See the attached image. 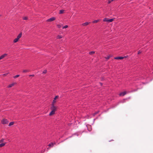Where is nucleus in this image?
<instances>
[{
  "instance_id": "obj_16",
  "label": "nucleus",
  "mask_w": 153,
  "mask_h": 153,
  "mask_svg": "<svg viewBox=\"0 0 153 153\" xmlns=\"http://www.w3.org/2000/svg\"><path fill=\"white\" fill-rule=\"evenodd\" d=\"M18 40H19L17 39H16V38L14 40L13 42L14 43H16V42H17L18 41Z\"/></svg>"
},
{
  "instance_id": "obj_34",
  "label": "nucleus",
  "mask_w": 153,
  "mask_h": 153,
  "mask_svg": "<svg viewBox=\"0 0 153 153\" xmlns=\"http://www.w3.org/2000/svg\"><path fill=\"white\" fill-rule=\"evenodd\" d=\"M76 135L77 136H78L79 135V134H77V133H75V134H74L73 135Z\"/></svg>"
},
{
  "instance_id": "obj_14",
  "label": "nucleus",
  "mask_w": 153,
  "mask_h": 153,
  "mask_svg": "<svg viewBox=\"0 0 153 153\" xmlns=\"http://www.w3.org/2000/svg\"><path fill=\"white\" fill-rule=\"evenodd\" d=\"M14 124V122H11L9 124V126L13 125Z\"/></svg>"
},
{
  "instance_id": "obj_26",
  "label": "nucleus",
  "mask_w": 153,
  "mask_h": 153,
  "mask_svg": "<svg viewBox=\"0 0 153 153\" xmlns=\"http://www.w3.org/2000/svg\"><path fill=\"white\" fill-rule=\"evenodd\" d=\"M29 71L28 70H25L23 71V72L25 73L28 72Z\"/></svg>"
},
{
  "instance_id": "obj_10",
  "label": "nucleus",
  "mask_w": 153,
  "mask_h": 153,
  "mask_svg": "<svg viewBox=\"0 0 153 153\" xmlns=\"http://www.w3.org/2000/svg\"><path fill=\"white\" fill-rule=\"evenodd\" d=\"M114 20L113 19H108V22H111L113 21Z\"/></svg>"
},
{
  "instance_id": "obj_9",
  "label": "nucleus",
  "mask_w": 153,
  "mask_h": 153,
  "mask_svg": "<svg viewBox=\"0 0 153 153\" xmlns=\"http://www.w3.org/2000/svg\"><path fill=\"white\" fill-rule=\"evenodd\" d=\"M90 23V22H86L85 23H83L82 24V26H86L88 25L89 23Z\"/></svg>"
},
{
  "instance_id": "obj_17",
  "label": "nucleus",
  "mask_w": 153,
  "mask_h": 153,
  "mask_svg": "<svg viewBox=\"0 0 153 153\" xmlns=\"http://www.w3.org/2000/svg\"><path fill=\"white\" fill-rule=\"evenodd\" d=\"M64 10H61L59 11V14H62L63 13Z\"/></svg>"
},
{
  "instance_id": "obj_37",
  "label": "nucleus",
  "mask_w": 153,
  "mask_h": 153,
  "mask_svg": "<svg viewBox=\"0 0 153 153\" xmlns=\"http://www.w3.org/2000/svg\"><path fill=\"white\" fill-rule=\"evenodd\" d=\"M34 76V75H30V76Z\"/></svg>"
},
{
  "instance_id": "obj_36",
  "label": "nucleus",
  "mask_w": 153,
  "mask_h": 153,
  "mask_svg": "<svg viewBox=\"0 0 153 153\" xmlns=\"http://www.w3.org/2000/svg\"><path fill=\"white\" fill-rule=\"evenodd\" d=\"M141 53V52L140 51H138V54H139L140 53Z\"/></svg>"
},
{
  "instance_id": "obj_15",
  "label": "nucleus",
  "mask_w": 153,
  "mask_h": 153,
  "mask_svg": "<svg viewBox=\"0 0 153 153\" xmlns=\"http://www.w3.org/2000/svg\"><path fill=\"white\" fill-rule=\"evenodd\" d=\"M5 145V143H3L0 144V147L4 146Z\"/></svg>"
},
{
  "instance_id": "obj_38",
  "label": "nucleus",
  "mask_w": 153,
  "mask_h": 153,
  "mask_svg": "<svg viewBox=\"0 0 153 153\" xmlns=\"http://www.w3.org/2000/svg\"><path fill=\"white\" fill-rule=\"evenodd\" d=\"M127 57H128V56H123V57H124V58H126Z\"/></svg>"
},
{
  "instance_id": "obj_42",
  "label": "nucleus",
  "mask_w": 153,
  "mask_h": 153,
  "mask_svg": "<svg viewBox=\"0 0 153 153\" xmlns=\"http://www.w3.org/2000/svg\"><path fill=\"white\" fill-rule=\"evenodd\" d=\"M130 97H129L128 98V99H130Z\"/></svg>"
},
{
  "instance_id": "obj_24",
  "label": "nucleus",
  "mask_w": 153,
  "mask_h": 153,
  "mask_svg": "<svg viewBox=\"0 0 153 153\" xmlns=\"http://www.w3.org/2000/svg\"><path fill=\"white\" fill-rule=\"evenodd\" d=\"M127 99H123V100H122L120 102H122V103H124V102H125V100H126Z\"/></svg>"
},
{
  "instance_id": "obj_28",
  "label": "nucleus",
  "mask_w": 153,
  "mask_h": 153,
  "mask_svg": "<svg viewBox=\"0 0 153 153\" xmlns=\"http://www.w3.org/2000/svg\"><path fill=\"white\" fill-rule=\"evenodd\" d=\"M99 112V111H97L94 114V116H95L96 114H97Z\"/></svg>"
},
{
  "instance_id": "obj_35",
  "label": "nucleus",
  "mask_w": 153,
  "mask_h": 153,
  "mask_svg": "<svg viewBox=\"0 0 153 153\" xmlns=\"http://www.w3.org/2000/svg\"><path fill=\"white\" fill-rule=\"evenodd\" d=\"M111 2V1H110V0H109L108 1V4H109V3H110Z\"/></svg>"
},
{
  "instance_id": "obj_13",
  "label": "nucleus",
  "mask_w": 153,
  "mask_h": 153,
  "mask_svg": "<svg viewBox=\"0 0 153 153\" xmlns=\"http://www.w3.org/2000/svg\"><path fill=\"white\" fill-rule=\"evenodd\" d=\"M99 21H100L99 20H95L93 21L92 22L93 23H96L98 22Z\"/></svg>"
},
{
  "instance_id": "obj_33",
  "label": "nucleus",
  "mask_w": 153,
  "mask_h": 153,
  "mask_svg": "<svg viewBox=\"0 0 153 153\" xmlns=\"http://www.w3.org/2000/svg\"><path fill=\"white\" fill-rule=\"evenodd\" d=\"M56 102V101L55 100H54L53 101V102H52V103L54 105V103H55Z\"/></svg>"
},
{
  "instance_id": "obj_5",
  "label": "nucleus",
  "mask_w": 153,
  "mask_h": 153,
  "mask_svg": "<svg viewBox=\"0 0 153 153\" xmlns=\"http://www.w3.org/2000/svg\"><path fill=\"white\" fill-rule=\"evenodd\" d=\"M127 93L126 91H124L120 93L119 94L120 96H124Z\"/></svg>"
},
{
  "instance_id": "obj_32",
  "label": "nucleus",
  "mask_w": 153,
  "mask_h": 153,
  "mask_svg": "<svg viewBox=\"0 0 153 153\" xmlns=\"http://www.w3.org/2000/svg\"><path fill=\"white\" fill-rule=\"evenodd\" d=\"M57 26L59 28H60L61 27V25H57Z\"/></svg>"
},
{
  "instance_id": "obj_19",
  "label": "nucleus",
  "mask_w": 153,
  "mask_h": 153,
  "mask_svg": "<svg viewBox=\"0 0 153 153\" xmlns=\"http://www.w3.org/2000/svg\"><path fill=\"white\" fill-rule=\"evenodd\" d=\"M86 126H87V127L88 128V131H91V130H90L89 129V127H91V126L90 125H88V126H87V125H86Z\"/></svg>"
},
{
  "instance_id": "obj_23",
  "label": "nucleus",
  "mask_w": 153,
  "mask_h": 153,
  "mask_svg": "<svg viewBox=\"0 0 153 153\" xmlns=\"http://www.w3.org/2000/svg\"><path fill=\"white\" fill-rule=\"evenodd\" d=\"M57 39H60L62 38V36L60 35H58L57 36Z\"/></svg>"
},
{
  "instance_id": "obj_1",
  "label": "nucleus",
  "mask_w": 153,
  "mask_h": 153,
  "mask_svg": "<svg viewBox=\"0 0 153 153\" xmlns=\"http://www.w3.org/2000/svg\"><path fill=\"white\" fill-rule=\"evenodd\" d=\"M56 107L55 106H54V105L53 104H52V107H51V111H53L55 112L56 110Z\"/></svg>"
},
{
  "instance_id": "obj_7",
  "label": "nucleus",
  "mask_w": 153,
  "mask_h": 153,
  "mask_svg": "<svg viewBox=\"0 0 153 153\" xmlns=\"http://www.w3.org/2000/svg\"><path fill=\"white\" fill-rule=\"evenodd\" d=\"M22 35V33H19L18 35L17 36L16 39H17L18 40L21 37Z\"/></svg>"
},
{
  "instance_id": "obj_29",
  "label": "nucleus",
  "mask_w": 153,
  "mask_h": 153,
  "mask_svg": "<svg viewBox=\"0 0 153 153\" xmlns=\"http://www.w3.org/2000/svg\"><path fill=\"white\" fill-rule=\"evenodd\" d=\"M4 139H2L1 140H0V143H1V142H3V141H4Z\"/></svg>"
},
{
  "instance_id": "obj_27",
  "label": "nucleus",
  "mask_w": 153,
  "mask_h": 153,
  "mask_svg": "<svg viewBox=\"0 0 153 153\" xmlns=\"http://www.w3.org/2000/svg\"><path fill=\"white\" fill-rule=\"evenodd\" d=\"M110 57V56H108L107 57H105V59H109V58Z\"/></svg>"
},
{
  "instance_id": "obj_39",
  "label": "nucleus",
  "mask_w": 153,
  "mask_h": 153,
  "mask_svg": "<svg viewBox=\"0 0 153 153\" xmlns=\"http://www.w3.org/2000/svg\"><path fill=\"white\" fill-rule=\"evenodd\" d=\"M136 91V90H134V91H131V92H133V91Z\"/></svg>"
},
{
  "instance_id": "obj_30",
  "label": "nucleus",
  "mask_w": 153,
  "mask_h": 153,
  "mask_svg": "<svg viewBox=\"0 0 153 153\" xmlns=\"http://www.w3.org/2000/svg\"><path fill=\"white\" fill-rule=\"evenodd\" d=\"M46 72H47V71L46 70H44L43 71L42 73H43V74H45L46 73Z\"/></svg>"
},
{
  "instance_id": "obj_22",
  "label": "nucleus",
  "mask_w": 153,
  "mask_h": 153,
  "mask_svg": "<svg viewBox=\"0 0 153 153\" xmlns=\"http://www.w3.org/2000/svg\"><path fill=\"white\" fill-rule=\"evenodd\" d=\"M94 53V52L93 51H91V52H89V54H91V55L92 54Z\"/></svg>"
},
{
  "instance_id": "obj_11",
  "label": "nucleus",
  "mask_w": 153,
  "mask_h": 153,
  "mask_svg": "<svg viewBox=\"0 0 153 153\" xmlns=\"http://www.w3.org/2000/svg\"><path fill=\"white\" fill-rule=\"evenodd\" d=\"M55 113V112H54L53 111H52L50 113L49 115L51 116L53 114H54Z\"/></svg>"
},
{
  "instance_id": "obj_4",
  "label": "nucleus",
  "mask_w": 153,
  "mask_h": 153,
  "mask_svg": "<svg viewBox=\"0 0 153 153\" xmlns=\"http://www.w3.org/2000/svg\"><path fill=\"white\" fill-rule=\"evenodd\" d=\"M7 54H6V53H5L2 55H1L0 56V60L2 59L3 58H4V57H5L6 56H7Z\"/></svg>"
},
{
  "instance_id": "obj_12",
  "label": "nucleus",
  "mask_w": 153,
  "mask_h": 153,
  "mask_svg": "<svg viewBox=\"0 0 153 153\" xmlns=\"http://www.w3.org/2000/svg\"><path fill=\"white\" fill-rule=\"evenodd\" d=\"M14 85V83H13L12 84H10L8 85V87L9 88H11V87H12Z\"/></svg>"
},
{
  "instance_id": "obj_41",
  "label": "nucleus",
  "mask_w": 153,
  "mask_h": 153,
  "mask_svg": "<svg viewBox=\"0 0 153 153\" xmlns=\"http://www.w3.org/2000/svg\"><path fill=\"white\" fill-rule=\"evenodd\" d=\"M6 74H4V75H6Z\"/></svg>"
},
{
  "instance_id": "obj_25",
  "label": "nucleus",
  "mask_w": 153,
  "mask_h": 153,
  "mask_svg": "<svg viewBox=\"0 0 153 153\" xmlns=\"http://www.w3.org/2000/svg\"><path fill=\"white\" fill-rule=\"evenodd\" d=\"M23 19L24 20H27V18L26 17H23Z\"/></svg>"
},
{
  "instance_id": "obj_21",
  "label": "nucleus",
  "mask_w": 153,
  "mask_h": 153,
  "mask_svg": "<svg viewBox=\"0 0 153 153\" xmlns=\"http://www.w3.org/2000/svg\"><path fill=\"white\" fill-rule=\"evenodd\" d=\"M68 26L67 25H65L64 26V27H63L62 29H64V28H66L68 27Z\"/></svg>"
},
{
  "instance_id": "obj_8",
  "label": "nucleus",
  "mask_w": 153,
  "mask_h": 153,
  "mask_svg": "<svg viewBox=\"0 0 153 153\" xmlns=\"http://www.w3.org/2000/svg\"><path fill=\"white\" fill-rule=\"evenodd\" d=\"M54 144H55V143H51L48 145V146L49 147H53Z\"/></svg>"
},
{
  "instance_id": "obj_3",
  "label": "nucleus",
  "mask_w": 153,
  "mask_h": 153,
  "mask_svg": "<svg viewBox=\"0 0 153 153\" xmlns=\"http://www.w3.org/2000/svg\"><path fill=\"white\" fill-rule=\"evenodd\" d=\"M55 19V18L54 17H52L51 18L48 19L47 20L48 22H51L54 20Z\"/></svg>"
},
{
  "instance_id": "obj_31",
  "label": "nucleus",
  "mask_w": 153,
  "mask_h": 153,
  "mask_svg": "<svg viewBox=\"0 0 153 153\" xmlns=\"http://www.w3.org/2000/svg\"><path fill=\"white\" fill-rule=\"evenodd\" d=\"M59 97L58 96H56L54 98V100H56L57 98H58Z\"/></svg>"
},
{
  "instance_id": "obj_2",
  "label": "nucleus",
  "mask_w": 153,
  "mask_h": 153,
  "mask_svg": "<svg viewBox=\"0 0 153 153\" xmlns=\"http://www.w3.org/2000/svg\"><path fill=\"white\" fill-rule=\"evenodd\" d=\"M8 122V121L7 119H4L1 121V123L3 124H7Z\"/></svg>"
},
{
  "instance_id": "obj_20",
  "label": "nucleus",
  "mask_w": 153,
  "mask_h": 153,
  "mask_svg": "<svg viewBox=\"0 0 153 153\" xmlns=\"http://www.w3.org/2000/svg\"><path fill=\"white\" fill-rule=\"evenodd\" d=\"M19 76H20L19 75H17L16 76H14L13 77L15 79V78H16L18 77Z\"/></svg>"
},
{
  "instance_id": "obj_6",
  "label": "nucleus",
  "mask_w": 153,
  "mask_h": 153,
  "mask_svg": "<svg viewBox=\"0 0 153 153\" xmlns=\"http://www.w3.org/2000/svg\"><path fill=\"white\" fill-rule=\"evenodd\" d=\"M124 58V57H116L114 58V59H122Z\"/></svg>"
},
{
  "instance_id": "obj_40",
  "label": "nucleus",
  "mask_w": 153,
  "mask_h": 153,
  "mask_svg": "<svg viewBox=\"0 0 153 153\" xmlns=\"http://www.w3.org/2000/svg\"><path fill=\"white\" fill-rule=\"evenodd\" d=\"M110 1H114V0H110Z\"/></svg>"
},
{
  "instance_id": "obj_18",
  "label": "nucleus",
  "mask_w": 153,
  "mask_h": 153,
  "mask_svg": "<svg viewBox=\"0 0 153 153\" xmlns=\"http://www.w3.org/2000/svg\"><path fill=\"white\" fill-rule=\"evenodd\" d=\"M108 19L107 18H105L103 19V21L104 22H108Z\"/></svg>"
}]
</instances>
